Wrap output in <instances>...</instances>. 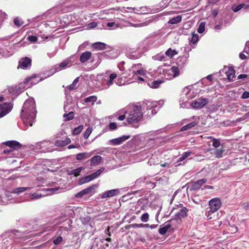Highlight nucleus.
Returning a JSON list of instances; mask_svg holds the SVG:
<instances>
[{"label": "nucleus", "instance_id": "1", "mask_svg": "<svg viewBox=\"0 0 249 249\" xmlns=\"http://www.w3.org/2000/svg\"><path fill=\"white\" fill-rule=\"evenodd\" d=\"M35 102L33 99H28L24 102L21 112V117L26 125L32 126L36 117Z\"/></svg>", "mask_w": 249, "mask_h": 249}, {"label": "nucleus", "instance_id": "15", "mask_svg": "<svg viewBox=\"0 0 249 249\" xmlns=\"http://www.w3.org/2000/svg\"><path fill=\"white\" fill-rule=\"evenodd\" d=\"M118 193H119V191L118 190H116V189L111 190L110 191H107V192L104 193L102 194L101 197L102 198H107V197H112V196H113L117 195Z\"/></svg>", "mask_w": 249, "mask_h": 249}, {"label": "nucleus", "instance_id": "60", "mask_svg": "<svg viewBox=\"0 0 249 249\" xmlns=\"http://www.w3.org/2000/svg\"><path fill=\"white\" fill-rule=\"evenodd\" d=\"M106 232L107 233V234L108 236H111V233H110V232H109V227H108L107 228V230H106Z\"/></svg>", "mask_w": 249, "mask_h": 249}, {"label": "nucleus", "instance_id": "36", "mask_svg": "<svg viewBox=\"0 0 249 249\" xmlns=\"http://www.w3.org/2000/svg\"><path fill=\"white\" fill-rule=\"evenodd\" d=\"M141 220L143 222H147L149 219V214L148 213H144L141 216Z\"/></svg>", "mask_w": 249, "mask_h": 249}, {"label": "nucleus", "instance_id": "27", "mask_svg": "<svg viewBox=\"0 0 249 249\" xmlns=\"http://www.w3.org/2000/svg\"><path fill=\"white\" fill-rule=\"evenodd\" d=\"M192 154L191 151H187L183 153L181 156L178 159V162H180L184 160L187 157L191 156Z\"/></svg>", "mask_w": 249, "mask_h": 249}, {"label": "nucleus", "instance_id": "54", "mask_svg": "<svg viewBox=\"0 0 249 249\" xmlns=\"http://www.w3.org/2000/svg\"><path fill=\"white\" fill-rule=\"evenodd\" d=\"M97 25V23L95 22H90L88 24V27L89 28H93Z\"/></svg>", "mask_w": 249, "mask_h": 249}, {"label": "nucleus", "instance_id": "28", "mask_svg": "<svg viewBox=\"0 0 249 249\" xmlns=\"http://www.w3.org/2000/svg\"><path fill=\"white\" fill-rule=\"evenodd\" d=\"M171 72L173 73V77H176L179 75V71L178 67L172 66L170 69Z\"/></svg>", "mask_w": 249, "mask_h": 249}, {"label": "nucleus", "instance_id": "62", "mask_svg": "<svg viewBox=\"0 0 249 249\" xmlns=\"http://www.w3.org/2000/svg\"><path fill=\"white\" fill-rule=\"evenodd\" d=\"M157 226V225H149L148 224V227L147 228H150V229H153L155 228Z\"/></svg>", "mask_w": 249, "mask_h": 249}, {"label": "nucleus", "instance_id": "44", "mask_svg": "<svg viewBox=\"0 0 249 249\" xmlns=\"http://www.w3.org/2000/svg\"><path fill=\"white\" fill-rule=\"evenodd\" d=\"M63 238L61 236H58L56 239L53 240V243L54 245H57L62 242Z\"/></svg>", "mask_w": 249, "mask_h": 249}, {"label": "nucleus", "instance_id": "64", "mask_svg": "<svg viewBox=\"0 0 249 249\" xmlns=\"http://www.w3.org/2000/svg\"><path fill=\"white\" fill-rule=\"evenodd\" d=\"M169 163L167 162H164L163 163H162L160 164L161 167H166L167 165H168Z\"/></svg>", "mask_w": 249, "mask_h": 249}, {"label": "nucleus", "instance_id": "57", "mask_svg": "<svg viewBox=\"0 0 249 249\" xmlns=\"http://www.w3.org/2000/svg\"><path fill=\"white\" fill-rule=\"evenodd\" d=\"M125 114H124V115H120L119 116H118L117 118V120H119V121H123L125 119Z\"/></svg>", "mask_w": 249, "mask_h": 249}, {"label": "nucleus", "instance_id": "35", "mask_svg": "<svg viewBox=\"0 0 249 249\" xmlns=\"http://www.w3.org/2000/svg\"><path fill=\"white\" fill-rule=\"evenodd\" d=\"M83 129V126L82 125H80L76 127H75L73 130L72 134L73 135H76L80 133V132Z\"/></svg>", "mask_w": 249, "mask_h": 249}, {"label": "nucleus", "instance_id": "17", "mask_svg": "<svg viewBox=\"0 0 249 249\" xmlns=\"http://www.w3.org/2000/svg\"><path fill=\"white\" fill-rule=\"evenodd\" d=\"M170 223L171 224L168 223L164 227L159 228L158 230L159 232L161 235L165 234L167 232L168 230L172 227L173 224H175L174 223Z\"/></svg>", "mask_w": 249, "mask_h": 249}, {"label": "nucleus", "instance_id": "31", "mask_svg": "<svg viewBox=\"0 0 249 249\" xmlns=\"http://www.w3.org/2000/svg\"><path fill=\"white\" fill-rule=\"evenodd\" d=\"M63 117L65 121H70L74 117V113L72 111L69 112L68 114H64Z\"/></svg>", "mask_w": 249, "mask_h": 249}, {"label": "nucleus", "instance_id": "33", "mask_svg": "<svg viewBox=\"0 0 249 249\" xmlns=\"http://www.w3.org/2000/svg\"><path fill=\"white\" fill-rule=\"evenodd\" d=\"M104 168H101V169L98 170L95 172L92 173L91 174V177L92 178V179H94L95 178L98 177L100 175V174L103 172L104 170Z\"/></svg>", "mask_w": 249, "mask_h": 249}, {"label": "nucleus", "instance_id": "14", "mask_svg": "<svg viewBox=\"0 0 249 249\" xmlns=\"http://www.w3.org/2000/svg\"><path fill=\"white\" fill-rule=\"evenodd\" d=\"M235 71L232 67H230L226 74L229 81H233L235 78Z\"/></svg>", "mask_w": 249, "mask_h": 249}, {"label": "nucleus", "instance_id": "30", "mask_svg": "<svg viewBox=\"0 0 249 249\" xmlns=\"http://www.w3.org/2000/svg\"><path fill=\"white\" fill-rule=\"evenodd\" d=\"M186 59L184 57H179L177 59V65L181 68L183 66L184 64L185 63Z\"/></svg>", "mask_w": 249, "mask_h": 249}, {"label": "nucleus", "instance_id": "22", "mask_svg": "<svg viewBox=\"0 0 249 249\" xmlns=\"http://www.w3.org/2000/svg\"><path fill=\"white\" fill-rule=\"evenodd\" d=\"M79 77H77L75 78L73 81L72 83L67 87L68 89L70 90H73L77 89V83L79 81Z\"/></svg>", "mask_w": 249, "mask_h": 249}, {"label": "nucleus", "instance_id": "40", "mask_svg": "<svg viewBox=\"0 0 249 249\" xmlns=\"http://www.w3.org/2000/svg\"><path fill=\"white\" fill-rule=\"evenodd\" d=\"M131 227L133 228H147L148 227V224H133L130 225Z\"/></svg>", "mask_w": 249, "mask_h": 249}, {"label": "nucleus", "instance_id": "24", "mask_svg": "<svg viewBox=\"0 0 249 249\" xmlns=\"http://www.w3.org/2000/svg\"><path fill=\"white\" fill-rule=\"evenodd\" d=\"M178 52L175 50H172L171 48L168 49L165 52L167 56L172 58L174 56L177 54Z\"/></svg>", "mask_w": 249, "mask_h": 249}, {"label": "nucleus", "instance_id": "7", "mask_svg": "<svg viewBox=\"0 0 249 249\" xmlns=\"http://www.w3.org/2000/svg\"><path fill=\"white\" fill-rule=\"evenodd\" d=\"M12 105L10 103H4L0 104V118H1L11 111Z\"/></svg>", "mask_w": 249, "mask_h": 249}, {"label": "nucleus", "instance_id": "2", "mask_svg": "<svg viewBox=\"0 0 249 249\" xmlns=\"http://www.w3.org/2000/svg\"><path fill=\"white\" fill-rule=\"evenodd\" d=\"M142 117L143 113L142 111V107L138 105L134 106L126 118V122L123 123L126 126L130 124L131 127L137 128L139 127L138 123Z\"/></svg>", "mask_w": 249, "mask_h": 249}, {"label": "nucleus", "instance_id": "32", "mask_svg": "<svg viewBox=\"0 0 249 249\" xmlns=\"http://www.w3.org/2000/svg\"><path fill=\"white\" fill-rule=\"evenodd\" d=\"M116 77L117 74L116 73H112L109 75V79L107 83L108 87H110L113 84V81Z\"/></svg>", "mask_w": 249, "mask_h": 249}, {"label": "nucleus", "instance_id": "41", "mask_svg": "<svg viewBox=\"0 0 249 249\" xmlns=\"http://www.w3.org/2000/svg\"><path fill=\"white\" fill-rule=\"evenodd\" d=\"M27 190V188L26 187H19L16 188L14 190L13 193L19 194L21 192H23Z\"/></svg>", "mask_w": 249, "mask_h": 249}, {"label": "nucleus", "instance_id": "52", "mask_svg": "<svg viewBox=\"0 0 249 249\" xmlns=\"http://www.w3.org/2000/svg\"><path fill=\"white\" fill-rule=\"evenodd\" d=\"M241 98L242 99H247L249 98V91H245L243 93Z\"/></svg>", "mask_w": 249, "mask_h": 249}, {"label": "nucleus", "instance_id": "39", "mask_svg": "<svg viewBox=\"0 0 249 249\" xmlns=\"http://www.w3.org/2000/svg\"><path fill=\"white\" fill-rule=\"evenodd\" d=\"M97 97L95 96H90L89 97L86 98L85 99V103H89V102H95L97 101Z\"/></svg>", "mask_w": 249, "mask_h": 249}, {"label": "nucleus", "instance_id": "59", "mask_svg": "<svg viewBox=\"0 0 249 249\" xmlns=\"http://www.w3.org/2000/svg\"><path fill=\"white\" fill-rule=\"evenodd\" d=\"M240 58L241 59H245L246 58H247V56L244 54V53H240Z\"/></svg>", "mask_w": 249, "mask_h": 249}, {"label": "nucleus", "instance_id": "3", "mask_svg": "<svg viewBox=\"0 0 249 249\" xmlns=\"http://www.w3.org/2000/svg\"><path fill=\"white\" fill-rule=\"evenodd\" d=\"M189 210L184 207L181 203L176 205L173 208L172 212H175V218L170 219L166 222V223H174L175 224L178 222V219L186 217L188 215Z\"/></svg>", "mask_w": 249, "mask_h": 249}, {"label": "nucleus", "instance_id": "19", "mask_svg": "<svg viewBox=\"0 0 249 249\" xmlns=\"http://www.w3.org/2000/svg\"><path fill=\"white\" fill-rule=\"evenodd\" d=\"M71 62V60L69 58L64 60L59 64V66L56 68V71H59L61 69L65 68L66 66L69 65Z\"/></svg>", "mask_w": 249, "mask_h": 249}, {"label": "nucleus", "instance_id": "11", "mask_svg": "<svg viewBox=\"0 0 249 249\" xmlns=\"http://www.w3.org/2000/svg\"><path fill=\"white\" fill-rule=\"evenodd\" d=\"M92 56V53L89 51H86L81 53L80 56V61L81 63H84L89 61Z\"/></svg>", "mask_w": 249, "mask_h": 249}, {"label": "nucleus", "instance_id": "9", "mask_svg": "<svg viewBox=\"0 0 249 249\" xmlns=\"http://www.w3.org/2000/svg\"><path fill=\"white\" fill-rule=\"evenodd\" d=\"M3 144L10 148L12 151L18 150L21 148V144L16 141H8L3 142Z\"/></svg>", "mask_w": 249, "mask_h": 249}, {"label": "nucleus", "instance_id": "26", "mask_svg": "<svg viewBox=\"0 0 249 249\" xmlns=\"http://www.w3.org/2000/svg\"><path fill=\"white\" fill-rule=\"evenodd\" d=\"M196 122H192L190 124H188L182 126L181 127V128L180 129V131H183L190 129L192 128V127H194L195 126H196Z\"/></svg>", "mask_w": 249, "mask_h": 249}, {"label": "nucleus", "instance_id": "34", "mask_svg": "<svg viewBox=\"0 0 249 249\" xmlns=\"http://www.w3.org/2000/svg\"><path fill=\"white\" fill-rule=\"evenodd\" d=\"M209 139H212L213 140V144L212 145L215 148H218L219 147L220 144V142L219 140L217 139L214 138L213 137H210L209 138Z\"/></svg>", "mask_w": 249, "mask_h": 249}, {"label": "nucleus", "instance_id": "45", "mask_svg": "<svg viewBox=\"0 0 249 249\" xmlns=\"http://www.w3.org/2000/svg\"><path fill=\"white\" fill-rule=\"evenodd\" d=\"M36 77V75L35 74H33L31 76L27 77L24 80V84H26L29 82L32 81L33 79H34Z\"/></svg>", "mask_w": 249, "mask_h": 249}, {"label": "nucleus", "instance_id": "58", "mask_svg": "<svg viewBox=\"0 0 249 249\" xmlns=\"http://www.w3.org/2000/svg\"><path fill=\"white\" fill-rule=\"evenodd\" d=\"M137 74H139L140 75H143L144 74V71L143 70H138L136 73Z\"/></svg>", "mask_w": 249, "mask_h": 249}, {"label": "nucleus", "instance_id": "4", "mask_svg": "<svg viewBox=\"0 0 249 249\" xmlns=\"http://www.w3.org/2000/svg\"><path fill=\"white\" fill-rule=\"evenodd\" d=\"M210 210L206 212V216L208 220L212 219L211 214L214 213L221 206V202L219 198H214L209 201Z\"/></svg>", "mask_w": 249, "mask_h": 249}, {"label": "nucleus", "instance_id": "61", "mask_svg": "<svg viewBox=\"0 0 249 249\" xmlns=\"http://www.w3.org/2000/svg\"><path fill=\"white\" fill-rule=\"evenodd\" d=\"M12 151H12L11 149L10 150L9 149H5L3 151V153L7 154V153H10V152H11Z\"/></svg>", "mask_w": 249, "mask_h": 249}, {"label": "nucleus", "instance_id": "42", "mask_svg": "<svg viewBox=\"0 0 249 249\" xmlns=\"http://www.w3.org/2000/svg\"><path fill=\"white\" fill-rule=\"evenodd\" d=\"M246 6L247 7H249V6L246 5L245 3H242L237 6L234 9H233V11L235 12H237L239 11L240 9Z\"/></svg>", "mask_w": 249, "mask_h": 249}, {"label": "nucleus", "instance_id": "21", "mask_svg": "<svg viewBox=\"0 0 249 249\" xmlns=\"http://www.w3.org/2000/svg\"><path fill=\"white\" fill-rule=\"evenodd\" d=\"M225 151L223 146H222L219 148L215 149L214 155L217 158H221L223 157V154Z\"/></svg>", "mask_w": 249, "mask_h": 249}, {"label": "nucleus", "instance_id": "8", "mask_svg": "<svg viewBox=\"0 0 249 249\" xmlns=\"http://www.w3.org/2000/svg\"><path fill=\"white\" fill-rule=\"evenodd\" d=\"M31 59L28 57H25L22 58L19 61L18 69H19V68H20L22 69H26L28 68L31 67Z\"/></svg>", "mask_w": 249, "mask_h": 249}, {"label": "nucleus", "instance_id": "53", "mask_svg": "<svg viewBox=\"0 0 249 249\" xmlns=\"http://www.w3.org/2000/svg\"><path fill=\"white\" fill-rule=\"evenodd\" d=\"M114 25H116V28L119 27L118 25L115 24L114 22H108L107 24V27L109 28H111L113 27Z\"/></svg>", "mask_w": 249, "mask_h": 249}, {"label": "nucleus", "instance_id": "48", "mask_svg": "<svg viewBox=\"0 0 249 249\" xmlns=\"http://www.w3.org/2000/svg\"><path fill=\"white\" fill-rule=\"evenodd\" d=\"M27 39L32 42H35L37 40L38 38L36 36L31 35L28 36Z\"/></svg>", "mask_w": 249, "mask_h": 249}, {"label": "nucleus", "instance_id": "16", "mask_svg": "<svg viewBox=\"0 0 249 249\" xmlns=\"http://www.w3.org/2000/svg\"><path fill=\"white\" fill-rule=\"evenodd\" d=\"M102 160L101 156L97 155L93 157L90 160V165L94 166L98 165Z\"/></svg>", "mask_w": 249, "mask_h": 249}, {"label": "nucleus", "instance_id": "12", "mask_svg": "<svg viewBox=\"0 0 249 249\" xmlns=\"http://www.w3.org/2000/svg\"><path fill=\"white\" fill-rule=\"evenodd\" d=\"M96 187V186L95 185L89 187L79 192L75 195V196L77 197H81L83 196L90 193L92 190H94Z\"/></svg>", "mask_w": 249, "mask_h": 249}, {"label": "nucleus", "instance_id": "20", "mask_svg": "<svg viewBox=\"0 0 249 249\" xmlns=\"http://www.w3.org/2000/svg\"><path fill=\"white\" fill-rule=\"evenodd\" d=\"M90 156L87 152L80 153L77 154L76 159L78 160H82L88 159Z\"/></svg>", "mask_w": 249, "mask_h": 249}, {"label": "nucleus", "instance_id": "63", "mask_svg": "<svg viewBox=\"0 0 249 249\" xmlns=\"http://www.w3.org/2000/svg\"><path fill=\"white\" fill-rule=\"evenodd\" d=\"M205 189H213V187L212 186L210 185H205L204 186Z\"/></svg>", "mask_w": 249, "mask_h": 249}, {"label": "nucleus", "instance_id": "25", "mask_svg": "<svg viewBox=\"0 0 249 249\" xmlns=\"http://www.w3.org/2000/svg\"><path fill=\"white\" fill-rule=\"evenodd\" d=\"M161 83V81L155 80L148 83V85L150 87L156 89L158 88Z\"/></svg>", "mask_w": 249, "mask_h": 249}, {"label": "nucleus", "instance_id": "51", "mask_svg": "<svg viewBox=\"0 0 249 249\" xmlns=\"http://www.w3.org/2000/svg\"><path fill=\"white\" fill-rule=\"evenodd\" d=\"M131 25L133 27H142V26L147 25V23L146 22H143V23L138 24H135L133 23H131Z\"/></svg>", "mask_w": 249, "mask_h": 249}, {"label": "nucleus", "instance_id": "49", "mask_svg": "<svg viewBox=\"0 0 249 249\" xmlns=\"http://www.w3.org/2000/svg\"><path fill=\"white\" fill-rule=\"evenodd\" d=\"M241 207L245 210H249V203L248 202H243L241 204Z\"/></svg>", "mask_w": 249, "mask_h": 249}, {"label": "nucleus", "instance_id": "37", "mask_svg": "<svg viewBox=\"0 0 249 249\" xmlns=\"http://www.w3.org/2000/svg\"><path fill=\"white\" fill-rule=\"evenodd\" d=\"M83 168L82 167H78L75 169H74L71 171V174L73 175L75 177H78L81 171L83 170Z\"/></svg>", "mask_w": 249, "mask_h": 249}, {"label": "nucleus", "instance_id": "38", "mask_svg": "<svg viewBox=\"0 0 249 249\" xmlns=\"http://www.w3.org/2000/svg\"><path fill=\"white\" fill-rule=\"evenodd\" d=\"M198 35L196 34L192 33V36L190 40V42L195 44L198 41Z\"/></svg>", "mask_w": 249, "mask_h": 249}, {"label": "nucleus", "instance_id": "18", "mask_svg": "<svg viewBox=\"0 0 249 249\" xmlns=\"http://www.w3.org/2000/svg\"><path fill=\"white\" fill-rule=\"evenodd\" d=\"M107 44L103 42H96L92 44V47L97 50H102L106 49Z\"/></svg>", "mask_w": 249, "mask_h": 249}, {"label": "nucleus", "instance_id": "29", "mask_svg": "<svg viewBox=\"0 0 249 249\" xmlns=\"http://www.w3.org/2000/svg\"><path fill=\"white\" fill-rule=\"evenodd\" d=\"M92 180L91 175H89L82 178L79 181V184H82L88 182Z\"/></svg>", "mask_w": 249, "mask_h": 249}, {"label": "nucleus", "instance_id": "47", "mask_svg": "<svg viewBox=\"0 0 249 249\" xmlns=\"http://www.w3.org/2000/svg\"><path fill=\"white\" fill-rule=\"evenodd\" d=\"M14 23L17 27H19L23 24V22H20L18 18H16L14 19Z\"/></svg>", "mask_w": 249, "mask_h": 249}, {"label": "nucleus", "instance_id": "10", "mask_svg": "<svg viewBox=\"0 0 249 249\" xmlns=\"http://www.w3.org/2000/svg\"><path fill=\"white\" fill-rule=\"evenodd\" d=\"M130 135H124L119 138L110 140L109 142L113 145H119L129 139Z\"/></svg>", "mask_w": 249, "mask_h": 249}, {"label": "nucleus", "instance_id": "13", "mask_svg": "<svg viewBox=\"0 0 249 249\" xmlns=\"http://www.w3.org/2000/svg\"><path fill=\"white\" fill-rule=\"evenodd\" d=\"M71 142V140L70 138H65L64 140L59 139L55 141L54 145L56 146L64 147L70 143Z\"/></svg>", "mask_w": 249, "mask_h": 249}, {"label": "nucleus", "instance_id": "23", "mask_svg": "<svg viewBox=\"0 0 249 249\" xmlns=\"http://www.w3.org/2000/svg\"><path fill=\"white\" fill-rule=\"evenodd\" d=\"M182 17L181 16L178 15L176 17H174L170 19L168 23L171 24H175L180 22L181 21Z\"/></svg>", "mask_w": 249, "mask_h": 249}, {"label": "nucleus", "instance_id": "56", "mask_svg": "<svg viewBox=\"0 0 249 249\" xmlns=\"http://www.w3.org/2000/svg\"><path fill=\"white\" fill-rule=\"evenodd\" d=\"M42 196L41 194H38L37 193H34L32 195V198L33 199H38L41 197Z\"/></svg>", "mask_w": 249, "mask_h": 249}, {"label": "nucleus", "instance_id": "50", "mask_svg": "<svg viewBox=\"0 0 249 249\" xmlns=\"http://www.w3.org/2000/svg\"><path fill=\"white\" fill-rule=\"evenodd\" d=\"M117 127V125L115 123H110L109 124V128L111 130L116 129Z\"/></svg>", "mask_w": 249, "mask_h": 249}, {"label": "nucleus", "instance_id": "5", "mask_svg": "<svg viewBox=\"0 0 249 249\" xmlns=\"http://www.w3.org/2000/svg\"><path fill=\"white\" fill-rule=\"evenodd\" d=\"M207 182V179L204 178L196 181L192 182L189 183L188 188H189L190 191H196L199 189Z\"/></svg>", "mask_w": 249, "mask_h": 249}, {"label": "nucleus", "instance_id": "46", "mask_svg": "<svg viewBox=\"0 0 249 249\" xmlns=\"http://www.w3.org/2000/svg\"><path fill=\"white\" fill-rule=\"evenodd\" d=\"M91 132V130L89 128H88L83 134L84 137L85 139H87Z\"/></svg>", "mask_w": 249, "mask_h": 249}, {"label": "nucleus", "instance_id": "6", "mask_svg": "<svg viewBox=\"0 0 249 249\" xmlns=\"http://www.w3.org/2000/svg\"><path fill=\"white\" fill-rule=\"evenodd\" d=\"M208 103L207 98H200L195 100H193L191 105L193 108H201Z\"/></svg>", "mask_w": 249, "mask_h": 249}, {"label": "nucleus", "instance_id": "43", "mask_svg": "<svg viewBox=\"0 0 249 249\" xmlns=\"http://www.w3.org/2000/svg\"><path fill=\"white\" fill-rule=\"evenodd\" d=\"M205 30V24L203 22H201L198 28L197 29V32L201 34L204 32Z\"/></svg>", "mask_w": 249, "mask_h": 249}, {"label": "nucleus", "instance_id": "55", "mask_svg": "<svg viewBox=\"0 0 249 249\" xmlns=\"http://www.w3.org/2000/svg\"><path fill=\"white\" fill-rule=\"evenodd\" d=\"M248 77H249V75L246 74H241L238 76L237 78L239 79H244V78H248Z\"/></svg>", "mask_w": 249, "mask_h": 249}]
</instances>
